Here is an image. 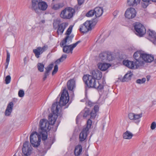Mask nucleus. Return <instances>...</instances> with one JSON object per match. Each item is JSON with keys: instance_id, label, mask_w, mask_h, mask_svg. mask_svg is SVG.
I'll use <instances>...</instances> for the list:
<instances>
[{"instance_id": "1", "label": "nucleus", "mask_w": 156, "mask_h": 156, "mask_svg": "<svg viewBox=\"0 0 156 156\" xmlns=\"http://www.w3.org/2000/svg\"><path fill=\"white\" fill-rule=\"evenodd\" d=\"M69 100L68 92L65 89H63L59 102H56L52 105L51 109L52 114H49L48 116V122L50 124L53 125L55 123L58 116L60 115L61 107L65 105Z\"/></svg>"}, {"instance_id": "2", "label": "nucleus", "mask_w": 156, "mask_h": 156, "mask_svg": "<svg viewBox=\"0 0 156 156\" xmlns=\"http://www.w3.org/2000/svg\"><path fill=\"white\" fill-rule=\"evenodd\" d=\"M83 79L87 86L89 88H94L99 90L103 88V85L100 84L91 75H85Z\"/></svg>"}, {"instance_id": "3", "label": "nucleus", "mask_w": 156, "mask_h": 156, "mask_svg": "<svg viewBox=\"0 0 156 156\" xmlns=\"http://www.w3.org/2000/svg\"><path fill=\"white\" fill-rule=\"evenodd\" d=\"M50 125L49 122L46 119H43L40 121V128L38 131L40 134L42 135L43 140H45L47 138V132L51 129Z\"/></svg>"}, {"instance_id": "4", "label": "nucleus", "mask_w": 156, "mask_h": 156, "mask_svg": "<svg viewBox=\"0 0 156 156\" xmlns=\"http://www.w3.org/2000/svg\"><path fill=\"white\" fill-rule=\"evenodd\" d=\"M75 12V11L74 9L70 7H68L61 12L60 16L63 19L69 20L73 17Z\"/></svg>"}, {"instance_id": "5", "label": "nucleus", "mask_w": 156, "mask_h": 156, "mask_svg": "<svg viewBox=\"0 0 156 156\" xmlns=\"http://www.w3.org/2000/svg\"><path fill=\"white\" fill-rule=\"evenodd\" d=\"M41 134H38L36 132L31 134L30 136V141L33 146L37 147L40 145L41 141Z\"/></svg>"}, {"instance_id": "6", "label": "nucleus", "mask_w": 156, "mask_h": 156, "mask_svg": "<svg viewBox=\"0 0 156 156\" xmlns=\"http://www.w3.org/2000/svg\"><path fill=\"white\" fill-rule=\"evenodd\" d=\"M114 59V57L111 52H103L99 54V59L100 61L107 62L112 61Z\"/></svg>"}, {"instance_id": "7", "label": "nucleus", "mask_w": 156, "mask_h": 156, "mask_svg": "<svg viewBox=\"0 0 156 156\" xmlns=\"http://www.w3.org/2000/svg\"><path fill=\"white\" fill-rule=\"evenodd\" d=\"M140 51H137L134 53L133 57L135 59L136 67L142 66L144 64V62L142 61L143 54Z\"/></svg>"}, {"instance_id": "8", "label": "nucleus", "mask_w": 156, "mask_h": 156, "mask_svg": "<svg viewBox=\"0 0 156 156\" xmlns=\"http://www.w3.org/2000/svg\"><path fill=\"white\" fill-rule=\"evenodd\" d=\"M136 10L133 8L130 7L128 8L126 11L124 16L126 18L128 19H131L134 18L136 16Z\"/></svg>"}, {"instance_id": "9", "label": "nucleus", "mask_w": 156, "mask_h": 156, "mask_svg": "<svg viewBox=\"0 0 156 156\" xmlns=\"http://www.w3.org/2000/svg\"><path fill=\"white\" fill-rule=\"evenodd\" d=\"M32 148L29 144L28 141L25 142L23 144V147L22 150L23 153L25 155H30L32 151Z\"/></svg>"}, {"instance_id": "10", "label": "nucleus", "mask_w": 156, "mask_h": 156, "mask_svg": "<svg viewBox=\"0 0 156 156\" xmlns=\"http://www.w3.org/2000/svg\"><path fill=\"white\" fill-rule=\"evenodd\" d=\"M147 39L156 45V33L153 30H147L146 34Z\"/></svg>"}, {"instance_id": "11", "label": "nucleus", "mask_w": 156, "mask_h": 156, "mask_svg": "<svg viewBox=\"0 0 156 156\" xmlns=\"http://www.w3.org/2000/svg\"><path fill=\"white\" fill-rule=\"evenodd\" d=\"M47 48L48 46L47 45H44L42 47H38L36 49H34L33 52L35 54L36 57L38 58L40 57V55L45 51Z\"/></svg>"}, {"instance_id": "12", "label": "nucleus", "mask_w": 156, "mask_h": 156, "mask_svg": "<svg viewBox=\"0 0 156 156\" xmlns=\"http://www.w3.org/2000/svg\"><path fill=\"white\" fill-rule=\"evenodd\" d=\"M154 60V57L153 55L145 53L143 54L142 61L144 62L150 63Z\"/></svg>"}, {"instance_id": "13", "label": "nucleus", "mask_w": 156, "mask_h": 156, "mask_svg": "<svg viewBox=\"0 0 156 156\" xmlns=\"http://www.w3.org/2000/svg\"><path fill=\"white\" fill-rule=\"evenodd\" d=\"M89 133V130H88L87 129L83 128L79 135L80 141L81 142L84 141L86 139Z\"/></svg>"}, {"instance_id": "14", "label": "nucleus", "mask_w": 156, "mask_h": 156, "mask_svg": "<svg viewBox=\"0 0 156 156\" xmlns=\"http://www.w3.org/2000/svg\"><path fill=\"white\" fill-rule=\"evenodd\" d=\"M123 64L126 67L131 69H134L135 66H136V68L138 67H136V62H135L131 61L128 60H124L123 61Z\"/></svg>"}, {"instance_id": "15", "label": "nucleus", "mask_w": 156, "mask_h": 156, "mask_svg": "<svg viewBox=\"0 0 156 156\" xmlns=\"http://www.w3.org/2000/svg\"><path fill=\"white\" fill-rule=\"evenodd\" d=\"M91 74L93 78L95 79L100 80L102 77V74L101 72L98 69H95L92 71Z\"/></svg>"}, {"instance_id": "16", "label": "nucleus", "mask_w": 156, "mask_h": 156, "mask_svg": "<svg viewBox=\"0 0 156 156\" xmlns=\"http://www.w3.org/2000/svg\"><path fill=\"white\" fill-rule=\"evenodd\" d=\"M94 25H93L92 22L91 21H87L83 25H82L81 27L80 28V29H91L93 28Z\"/></svg>"}, {"instance_id": "17", "label": "nucleus", "mask_w": 156, "mask_h": 156, "mask_svg": "<svg viewBox=\"0 0 156 156\" xmlns=\"http://www.w3.org/2000/svg\"><path fill=\"white\" fill-rule=\"evenodd\" d=\"M53 64H49L47 67L45 68V71L44 73L43 80H45L47 76L49 75V73L53 67Z\"/></svg>"}, {"instance_id": "18", "label": "nucleus", "mask_w": 156, "mask_h": 156, "mask_svg": "<svg viewBox=\"0 0 156 156\" xmlns=\"http://www.w3.org/2000/svg\"><path fill=\"white\" fill-rule=\"evenodd\" d=\"M13 105V103L12 102H11L9 103L5 112V115L9 116L10 115L12 111Z\"/></svg>"}, {"instance_id": "19", "label": "nucleus", "mask_w": 156, "mask_h": 156, "mask_svg": "<svg viewBox=\"0 0 156 156\" xmlns=\"http://www.w3.org/2000/svg\"><path fill=\"white\" fill-rule=\"evenodd\" d=\"M142 115V113H141L139 114L130 113L128 115L129 118L130 120H136L139 119L141 118Z\"/></svg>"}, {"instance_id": "20", "label": "nucleus", "mask_w": 156, "mask_h": 156, "mask_svg": "<svg viewBox=\"0 0 156 156\" xmlns=\"http://www.w3.org/2000/svg\"><path fill=\"white\" fill-rule=\"evenodd\" d=\"M73 44L69 45H65L63 47V51L66 53H72L74 47Z\"/></svg>"}, {"instance_id": "21", "label": "nucleus", "mask_w": 156, "mask_h": 156, "mask_svg": "<svg viewBox=\"0 0 156 156\" xmlns=\"http://www.w3.org/2000/svg\"><path fill=\"white\" fill-rule=\"evenodd\" d=\"M98 68L101 70L105 71L111 66V65L109 63L100 62L98 64Z\"/></svg>"}, {"instance_id": "22", "label": "nucleus", "mask_w": 156, "mask_h": 156, "mask_svg": "<svg viewBox=\"0 0 156 156\" xmlns=\"http://www.w3.org/2000/svg\"><path fill=\"white\" fill-rule=\"evenodd\" d=\"M38 9L42 11L45 10L47 8L48 5L47 3L45 2L41 1L39 2L38 3Z\"/></svg>"}, {"instance_id": "23", "label": "nucleus", "mask_w": 156, "mask_h": 156, "mask_svg": "<svg viewBox=\"0 0 156 156\" xmlns=\"http://www.w3.org/2000/svg\"><path fill=\"white\" fill-rule=\"evenodd\" d=\"M67 87L68 89L70 90H72L75 87V82L74 79H71L69 80L67 83Z\"/></svg>"}, {"instance_id": "24", "label": "nucleus", "mask_w": 156, "mask_h": 156, "mask_svg": "<svg viewBox=\"0 0 156 156\" xmlns=\"http://www.w3.org/2000/svg\"><path fill=\"white\" fill-rule=\"evenodd\" d=\"M94 10L95 16L97 17L101 16L103 12V8L99 7H96L94 9Z\"/></svg>"}, {"instance_id": "25", "label": "nucleus", "mask_w": 156, "mask_h": 156, "mask_svg": "<svg viewBox=\"0 0 156 156\" xmlns=\"http://www.w3.org/2000/svg\"><path fill=\"white\" fill-rule=\"evenodd\" d=\"M82 151V147L81 145H78L76 147L74 151L75 155L76 156H79Z\"/></svg>"}, {"instance_id": "26", "label": "nucleus", "mask_w": 156, "mask_h": 156, "mask_svg": "<svg viewBox=\"0 0 156 156\" xmlns=\"http://www.w3.org/2000/svg\"><path fill=\"white\" fill-rule=\"evenodd\" d=\"M140 0H127V4L129 6H135L139 4Z\"/></svg>"}, {"instance_id": "27", "label": "nucleus", "mask_w": 156, "mask_h": 156, "mask_svg": "<svg viewBox=\"0 0 156 156\" xmlns=\"http://www.w3.org/2000/svg\"><path fill=\"white\" fill-rule=\"evenodd\" d=\"M133 136V134L128 131H126L122 135L124 139L128 140L131 139Z\"/></svg>"}, {"instance_id": "28", "label": "nucleus", "mask_w": 156, "mask_h": 156, "mask_svg": "<svg viewBox=\"0 0 156 156\" xmlns=\"http://www.w3.org/2000/svg\"><path fill=\"white\" fill-rule=\"evenodd\" d=\"M134 29H145L144 26L139 22H136L133 24Z\"/></svg>"}, {"instance_id": "29", "label": "nucleus", "mask_w": 156, "mask_h": 156, "mask_svg": "<svg viewBox=\"0 0 156 156\" xmlns=\"http://www.w3.org/2000/svg\"><path fill=\"white\" fill-rule=\"evenodd\" d=\"M146 30H134V32L138 36L142 37L145 34H146Z\"/></svg>"}, {"instance_id": "30", "label": "nucleus", "mask_w": 156, "mask_h": 156, "mask_svg": "<svg viewBox=\"0 0 156 156\" xmlns=\"http://www.w3.org/2000/svg\"><path fill=\"white\" fill-rule=\"evenodd\" d=\"M64 5V4L62 3L54 4L52 6V9L54 10H58L63 7Z\"/></svg>"}, {"instance_id": "31", "label": "nucleus", "mask_w": 156, "mask_h": 156, "mask_svg": "<svg viewBox=\"0 0 156 156\" xmlns=\"http://www.w3.org/2000/svg\"><path fill=\"white\" fill-rule=\"evenodd\" d=\"M38 2H35L33 1H32L31 9L32 10H34L35 12H38Z\"/></svg>"}, {"instance_id": "32", "label": "nucleus", "mask_w": 156, "mask_h": 156, "mask_svg": "<svg viewBox=\"0 0 156 156\" xmlns=\"http://www.w3.org/2000/svg\"><path fill=\"white\" fill-rule=\"evenodd\" d=\"M131 77V75L130 73H127L123 77L122 81L124 82L128 81L130 79Z\"/></svg>"}, {"instance_id": "33", "label": "nucleus", "mask_w": 156, "mask_h": 156, "mask_svg": "<svg viewBox=\"0 0 156 156\" xmlns=\"http://www.w3.org/2000/svg\"><path fill=\"white\" fill-rule=\"evenodd\" d=\"M67 55L63 54L59 59L56 61L55 63L57 64H59L60 62H62L65 60L67 58Z\"/></svg>"}, {"instance_id": "34", "label": "nucleus", "mask_w": 156, "mask_h": 156, "mask_svg": "<svg viewBox=\"0 0 156 156\" xmlns=\"http://www.w3.org/2000/svg\"><path fill=\"white\" fill-rule=\"evenodd\" d=\"M60 23V21L58 20H55L53 23V25L54 28L55 29H58L59 26V24Z\"/></svg>"}, {"instance_id": "35", "label": "nucleus", "mask_w": 156, "mask_h": 156, "mask_svg": "<svg viewBox=\"0 0 156 156\" xmlns=\"http://www.w3.org/2000/svg\"><path fill=\"white\" fill-rule=\"evenodd\" d=\"M82 113L83 114V116L84 118H86L90 115V111L88 109L86 108L83 111Z\"/></svg>"}, {"instance_id": "36", "label": "nucleus", "mask_w": 156, "mask_h": 156, "mask_svg": "<svg viewBox=\"0 0 156 156\" xmlns=\"http://www.w3.org/2000/svg\"><path fill=\"white\" fill-rule=\"evenodd\" d=\"M44 65L41 63H38L37 64V67L38 70L41 72L44 71Z\"/></svg>"}, {"instance_id": "37", "label": "nucleus", "mask_w": 156, "mask_h": 156, "mask_svg": "<svg viewBox=\"0 0 156 156\" xmlns=\"http://www.w3.org/2000/svg\"><path fill=\"white\" fill-rule=\"evenodd\" d=\"M68 24L66 23H63L59 25L58 29H65L68 26Z\"/></svg>"}, {"instance_id": "38", "label": "nucleus", "mask_w": 156, "mask_h": 156, "mask_svg": "<svg viewBox=\"0 0 156 156\" xmlns=\"http://www.w3.org/2000/svg\"><path fill=\"white\" fill-rule=\"evenodd\" d=\"M95 14L94 10H90L87 12L86 14V16L87 17H92Z\"/></svg>"}, {"instance_id": "39", "label": "nucleus", "mask_w": 156, "mask_h": 156, "mask_svg": "<svg viewBox=\"0 0 156 156\" xmlns=\"http://www.w3.org/2000/svg\"><path fill=\"white\" fill-rule=\"evenodd\" d=\"M68 38V37H66L64 39L62 40L60 42V45L61 47H62L63 46H63H64V45L66 44V43L67 42Z\"/></svg>"}, {"instance_id": "40", "label": "nucleus", "mask_w": 156, "mask_h": 156, "mask_svg": "<svg viewBox=\"0 0 156 156\" xmlns=\"http://www.w3.org/2000/svg\"><path fill=\"white\" fill-rule=\"evenodd\" d=\"M92 122L91 120L88 119L87 121V126L86 127L83 128H87V129L88 130H89V129L91 127L92 125Z\"/></svg>"}, {"instance_id": "41", "label": "nucleus", "mask_w": 156, "mask_h": 156, "mask_svg": "<svg viewBox=\"0 0 156 156\" xmlns=\"http://www.w3.org/2000/svg\"><path fill=\"white\" fill-rule=\"evenodd\" d=\"M145 78H143L141 79H139L136 80V83L138 84H142L145 83L146 81Z\"/></svg>"}, {"instance_id": "42", "label": "nucleus", "mask_w": 156, "mask_h": 156, "mask_svg": "<svg viewBox=\"0 0 156 156\" xmlns=\"http://www.w3.org/2000/svg\"><path fill=\"white\" fill-rule=\"evenodd\" d=\"M96 112L94 111L93 110L91 111L90 112V118L91 119L94 118L96 115Z\"/></svg>"}, {"instance_id": "43", "label": "nucleus", "mask_w": 156, "mask_h": 156, "mask_svg": "<svg viewBox=\"0 0 156 156\" xmlns=\"http://www.w3.org/2000/svg\"><path fill=\"white\" fill-rule=\"evenodd\" d=\"M11 78L9 75H8L6 76L5 79V83L8 84L10 83L11 81Z\"/></svg>"}, {"instance_id": "44", "label": "nucleus", "mask_w": 156, "mask_h": 156, "mask_svg": "<svg viewBox=\"0 0 156 156\" xmlns=\"http://www.w3.org/2000/svg\"><path fill=\"white\" fill-rule=\"evenodd\" d=\"M24 95V92L23 90H20L18 92V95L20 97H23Z\"/></svg>"}, {"instance_id": "45", "label": "nucleus", "mask_w": 156, "mask_h": 156, "mask_svg": "<svg viewBox=\"0 0 156 156\" xmlns=\"http://www.w3.org/2000/svg\"><path fill=\"white\" fill-rule=\"evenodd\" d=\"M58 67L57 65H55L54 70H53L52 74V75H54L58 71Z\"/></svg>"}, {"instance_id": "46", "label": "nucleus", "mask_w": 156, "mask_h": 156, "mask_svg": "<svg viewBox=\"0 0 156 156\" xmlns=\"http://www.w3.org/2000/svg\"><path fill=\"white\" fill-rule=\"evenodd\" d=\"M156 127V123L155 122H153L151 124V128L152 130L154 129Z\"/></svg>"}, {"instance_id": "47", "label": "nucleus", "mask_w": 156, "mask_h": 156, "mask_svg": "<svg viewBox=\"0 0 156 156\" xmlns=\"http://www.w3.org/2000/svg\"><path fill=\"white\" fill-rule=\"evenodd\" d=\"M94 106L93 111L97 112L99 111V106L97 105H94Z\"/></svg>"}, {"instance_id": "48", "label": "nucleus", "mask_w": 156, "mask_h": 156, "mask_svg": "<svg viewBox=\"0 0 156 156\" xmlns=\"http://www.w3.org/2000/svg\"><path fill=\"white\" fill-rule=\"evenodd\" d=\"M87 105L90 107L94 106L95 104L90 101H88L87 102Z\"/></svg>"}, {"instance_id": "49", "label": "nucleus", "mask_w": 156, "mask_h": 156, "mask_svg": "<svg viewBox=\"0 0 156 156\" xmlns=\"http://www.w3.org/2000/svg\"><path fill=\"white\" fill-rule=\"evenodd\" d=\"M90 30H79L80 32L82 34H84L87 33Z\"/></svg>"}, {"instance_id": "50", "label": "nucleus", "mask_w": 156, "mask_h": 156, "mask_svg": "<svg viewBox=\"0 0 156 156\" xmlns=\"http://www.w3.org/2000/svg\"><path fill=\"white\" fill-rule=\"evenodd\" d=\"M66 37H68V40L69 41H70L71 42L72 40V39L74 37V35L73 34H72L70 35V36L68 35V36H66Z\"/></svg>"}, {"instance_id": "51", "label": "nucleus", "mask_w": 156, "mask_h": 156, "mask_svg": "<svg viewBox=\"0 0 156 156\" xmlns=\"http://www.w3.org/2000/svg\"><path fill=\"white\" fill-rule=\"evenodd\" d=\"M72 30H67V31L66 33V36L69 35L72 32Z\"/></svg>"}, {"instance_id": "52", "label": "nucleus", "mask_w": 156, "mask_h": 156, "mask_svg": "<svg viewBox=\"0 0 156 156\" xmlns=\"http://www.w3.org/2000/svg\"><path fill=\"white\" fill-rule=\"evenodd\" d=\"M64 30H57V32L58 34H59V33L60 34H62L63 33Z\"/></svg>"}, {"instance_id": "53", "label": "nucleus", "mask_w": 156, "mask_h": 156, "mask_svg": "<svg viewBox=\"0 0 156 156\" xmlns=\"http://www.w3.org/2000/svg\"><path fill=\"white\" fill-rule=\"evenodd\" d=\"M78 4L80 5H81L84 2V0H77Z\"/></svg>"}, {"instance_id": "54", "label": "nucleus", "mask_w": 156, "mask_h": 156, "mask_svg": "<svg viewBox=\"0 0 156 156\" xmlns=\"http://www.w3.org/2000/svg\"><path fill=\"white\" fill-rule=\"evenodd\" d=\"M81 42V41H77V42H76V43H74V44H73V46H74L73 47L75 48L76 46L79 43H80V42Z\"/></svg>"}, {"instance_id": "55", "label": "nucleus", "mask_w": 156, "mask_h": 156, "mask_svg": "<svg viewBox=\"0 0 156 156\" xmlns=\"http://www.w3.org/2000/svg\"><path fill=\"white\" fill-rule=\"evenodd\" d=\"M23 60L24 63L25 65L26 64L28 61V60L27 59V58L26 57H25L24 58Z\"/></svg>"}, {"instance_id": "56", "label": "nucleus", "mask_w": 156, "mask_h": 156, "mask_svg": "<svg viewBox=\"0 0 156 156\" xmlns=\"http://www.w3.org/2000/svg\"><path fill=\"white\" fill-rule=\"evenodd\" d=\"M10 58H7L6 59V62L7 63V65L6 66V68H7L8 64H9V61Z\"/></svg>"}, {"instance_id": "57", "label": "nucleus", "mask_w": 156, "mask_h": 156, "mask_svg": "<svg viewBox=\"0 0 156 156\" xmlns=\"http://www.w3.org/2000/svg\"><path fill=\"white\" fill-rule=\"evenodd\" d=\"M147 81H149L150 79L151 76H150L148 75L147 76Z\"/></svg>"}, {"instance_id": "58", "label": "nucleus", "mask_w": 156, "mask_h": 156, "mask_svg": "<svg viewBox=\"0 0 156 156\" xmlns=\"http://www.w3.org/2000/svg\"><path fill=\"white\" fill-rule=\"evenodd\" d=\"M73 25H70L69 28L68 29H72L73 28Z\"/></svg>"}, {"instance_id": "59", "label": "nucleus", "mask_w": 156, "mask_h": 156, "mask_svg": "<svg viewBox=\"0 0 156 156\" xmlns=\"http://www.w3.org/2000/svg\"><path fill=\"white\" fill-rule=\"evenodd\" d=\"M142 0L145 2H149L150 1H153V0Z\"/></svg>"}, {"instance_id": "60", "label": "nucleus", "mask_w": 156, "mask_h": 156, "mask_svg": "<svg viewBox=\"0 0 156 156\" xmlns=\"http://www.w3.org/2000/svg\"><path fill=\"white\" fill-rule=\"evenodd\" d=\"M41 0H33L32 1L38 2H41Z\"/></svg>"}, {"instance_id": "61", "label": "nucleus", "mask_w": 156, "mask_h": 156, "mask_svg": "<svg viewBox=\"0 0 156 156\" xmlns=\"http://www.w3.org/2000/svg\"><path fill=\"white\" fill-rule=\"evenodd\" d=\"M7 58H10V54L8 52L7 54Z\"/></svg>"}, {"instance_id": "62", "label": "nucleus", "mask_w": 156, "mask_h": 156, "mask_svg": "<svg viewBox=\"0 0 156 156\" xmlns=\"http://www.w3.org/2000/svg\"><path fill=\"white\" fill-rule=\"evenodd\" d=\"M147 5H144V4L142 5V6H143L144 8H146V7H147Z\"/></svg>"}, {"instance_id": "63", "label": "nucleus", "mask_w": 156, "mask_h": 156, "mask_svg": "<svg viewBox=\"0 0 156 156\" xmlns=\"http://www.w3.org/2000/svg\"><path fill=\"white\" fill-rule=\"evenodd\" d=\"M41 22L42 23H44L45 22V21L44 20H42L41 21Z\"/></svg>"}, {"instance_id": "64", "label": "nucleus", "mask_w": 156, "mask_h": 156, "mask_svg": "<svg viewBox=\"0 0 156 156\" xmlns=\"http://www.w3.org/2000/svg\"><path fill=\"white\" fill-rule=\"evenodd\" d=\"M154 62L155 63H156V58L155 59Z\"/></svg>"}]
</instances>
